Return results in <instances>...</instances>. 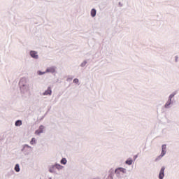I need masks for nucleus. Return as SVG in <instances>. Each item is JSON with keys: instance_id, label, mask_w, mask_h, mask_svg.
<instances>
[{"instance_id": "obj_1", "label": "nucleus", "mask_w": 179, "mask_h": 179, "mask_svg": "<svg viewBox=\"0 0 179 179\" xmlns=\"http://www.w3.org/2000/svg\"><path fill=\"white\" fill-rule=\"evenodd\" d=\"M55 72V67H50L47 69L46 71L43 73L41 71H38V75H44L45 73H54Z\"/></svg>"}, {"instance_id": "obj_2", "label": "nucleus", "mask_w": 179, "mask_h": 179, "mask_svg": "<svg viewBox=\"0 0 179 179\" xmlns=\"http://www.w3.org/2000/svg\"><path fill=\"white\" fill-rule=\"evenodd\" d=\"M164 170H166V168L164 166H163L159 172V179H163L164 178Z\"/></svg>"}, {"instance_id": "obj_3", "label": "nucleus", "mask_w": 179, "mask_h": 179, "mask_svg": "<svg viewBox=\"0 0 179 179\" xmlns=\"http://www.w3.org/2000/svg\"><path fill=\"white\" fill-rule=\"evenodd\" d=\"M51 93H52V91L51 90V87H49L45 92H43V96H51Z\"/></svg>"}, {"instance_id": "obj_4", "label": "nucleus", "mask_w": 179, "mask_h": 179, "mask_svg": "<svg viewBox=\"0 0 179 179\" xmlns=\"http://www.w3.org/2000/svg\"><path fill=\"white\" fill-rule=\"evenodd\" d=\"M30 55L32 58H35V59H37L38 58V55H37V52L36 51H31Z\"/></svg>"}, {"instance_id": "obj_5", "label": "nucleus", "mask_w": 179, "mask_h": 179, "mask_svg": "<svg viewBox=\"0 0 179 179\" xmlns=\"http://www.w3.org/2000/svg\"><path fill=\"white\" fill-rule=\"evenodd\" d=\"M44 129L43 126H41L38 130L35 131L36 135H40L41 134H43V131Z\"/></svg>"}, {"instance_id": "obj_6", "label": "nucleus", "mask_w": 179, "mask_h": 179, "mask_svg": "<svg viewBox=\"0 0 179 179\" xmlns=\"http://www.w3.org/2000/svg\"><path fill=\"white\" fill-rule=\"evenodd\" d=\"M166 155V145H162V154L160 155L161 157H163Z\"/></svg>"}, {"instance_id": "obj_7", "label": "nucleus", "mask_w": 179, "mask_h": 179, "mask_svg": "<svg viewBox=\"0 0 179 179\" xmlns=\"http://www.w3.org/2000/svg\"><path fill=\"white\" fill-rule=\"evenodd\" d=\"M50 173H56L57 169H55V166L53 165L49 169Z\"/></svg>"}, {"instance_id": "obj_8", "label": "nucleus", "mask_w": 179, "mask_h": 179, "mask_svg": "<svg viewBox=\"0 0 179 179\" xmlns=\"http://www.w3.org/2000/svg\"><path fill=\"white\" fill-rule=\"evenodd\" d=\"M134 163V161L131 159H129L126 161V164H128V166H131Z\"/></svg>"}, {"instance_id": "obj_9", "label": "nucleus", "mask_w": 179, "mask_h": 179, "mask_svg": "<svg viewBox=\"0 0 179 179\" xmlns=\"http://www.w3.org/2000/svg\"><path fill=\"white\" fill-rule=\"evenodd\" d=\"M53 166H55V169H56V170H61L62 169V166H61L60 164H55Z\"/></svg>"}, {"instance_id": "obj_10", "label": "nucleus", "mask_w": 179, "mask_h": 179, "mask_svg": "<svg viewBox=\"0 0 179 179\" xmlns=\"http://www.w3.org/2000/svg\"><path fill=\"white\" fill-rule=\"evenodd\" d=\"M120 170L122 173H126L127 170L124 168H119L115 170V173H117Z\"/></svg>"}, {"instance_id": "obj_11", "label": "nucleus", "mask_w": 179, "mask_h": 179, "mask_svg": "<svg viewBox=\"0 0 179 179\" xmlns=\"http://www.w3.org/2000/svg\"><path fill=\"white\" fill-rule=\"evenodd\" d=\"M91 16H92V17H94V16H96V9L93 8L91 10Z\"/></svg>"}, {"instance_id": "obj_12", "label": "nucleus", "mask_w": 179, "mask_h": 179, "mask_svg": "<svg viewBox=\"0 0 179 179\" xmlns=\"http://www.w3.org/2000/svg\"><path fill=\"white\" fill-rule=\"evenodd\" d=\"M22 125V120H17L15 122V127H20Z\"/></svg>"}, {"instance_id": "obj_13", "label": "nucleus", "mask_w": 179, "mask_h": 179, "mask_svg": "<svg viewBox=\"0 0 179 179\" xmlns=\"http://www.w3.org/2000/svg\"><path fill=\"white\" fill-rule=\"evenodd\" d=\"M23 82H26V79L22 78L20 81V86H24V84H23Z\"/></svg>"}, {"instance_id": "obj_14", "label": "nucleus", "mask_w": 179, "mask_h": 179, "mask_svg": "<svg viewBox=\"0 0 179 179\" xmlns=\"http://www.w3.org/2000/svg\"><path fill=\"white\" fill-rule=\"evenodd\" d=\"M15 171H17V173H19V171H20V168L19 167V164L15 165Z\"/></svg>"}, {"instance_id": "obj_15", "label": "nucleus", "mask_w": 179, "mask_h": 179, "mask_svg": "<svg viewBox=\"0 0 179 179\" xmlns=\"http://www.w3.org/2000/svg\"><path fill=\"white\" fill-rule=\"evenodd\" d=\"M61 164H66V159L63 158L60 162Z\"/></svg>"}, {"instance_id": "obj_16", "label": "nucleus", "mask_w": 179, "mask_h": 179, "mask_svg": "<svg viewBox=\"0 0 179 179\" xmlns=\"http://www.w3.org/2000/svg\"><path fill=\"white\" fill-rule=\"evenodd\" d=\"M170 104H171V101H170V99H169V101H167L166 103L165 104L166 108H167L169 107V106H170Z\"/></svg>"}, {"instance_id": "obj_17", "label": "nucleus", "mask_w": 179, "mask_h": 179, "mask_svg": "<svg viewBox=\"0 0 179 179\" xmlns=\"http://www.w3.org/2000/svg\"><path fill=\"white\" fill-rule=\"evenodd\" d=\"M36 143V138H32L31 141H30L31 145H34Z\"/></svg>"}, {"instance_id": "obj_18", "label": "nucleus", "mask_w": 179, "mask_h": 179, "mask_svg": "<svg viewBox=\"0 0 179 179\" xmlns=\"http://www.w3.org/2000/svg\"><path fill=\"white\" fill-rule=\"evenodd\" d=\"M175 94H172L169 96V100L170 101H171V99H173V97H174Z\"/></svg>"}, {"instance_id": "obj_19", "label": "nucleus", "mask_w": 179, "mask_h": 179, "mask_svg": "<svg viewBox=\"0 0 179 179\" xmlns=\"http://www.w3.org/2000/svg\"><path fill=\"white\" fill-rule=\"evenodd\" d=\"M175 94H172L169 96V100L170 101H171V99H173V97H174Z\"/></svg>"}, {"instance_id": "obj_20", "label": "nucleus", "mask_w": 179, "mask_h": 179, "mask_svg": "<svg viewBox=\"0 0 179 179\" xmlns=\"http://www.w3.org/2000/svg\"><path fill=\"white\" fill-rule=\"evenodd\" d=\"M73 83H79V80L78 78L74 79Z\"/></svg>"}, {"instance_id": "obj_21", "label": "nucleus", "mask_w": 179, "mask_h": 179, "mask_svg": "<svg viewBox=\"0 0 179 179\" xmlns=\"http://www.w3.org/2000/svg\"><path fill=\"white\" fill-rule=\"evenodd\" d=\"M24 148H30L28 145H25Z\"/></svg>"}]
</instances>
